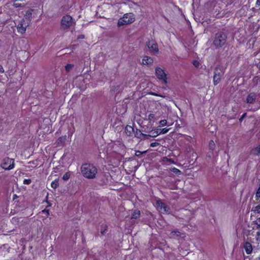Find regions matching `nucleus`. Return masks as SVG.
Wrapping results in <instances>:
<instances>
[{
  "mask_svg": "<svg viewBox=\"0 0 260 260\" xmlns=\"http://www.w3.org/2000/svg\"><path fill=\"white\" fill-rule=\"evenodd\" d=\"M81 172L84 177L88 179H93L95 178L98 171L93 164H83L81 167Z\"/></svg>",
  "mask_w": 260,
  "mask_h": 260,
  "instance_id": "nucleus-1",
  "label": "nucleus"
},
{
  "mask_svg": "<svg viewBox=\"0 0 260 260\" xmlns=\"http://www.w3.org/2000/svg\"><path fill=\"white\" fill-rule=\"evenodd\" d=\"M135 20V15L132 13L125 14L118 21L117 25L118 26H121L124 25H127L134 22Z\"/></svg>",
  "mask_w": 260,
  "mask_h": 260,
  "instance_id": "nucleus-2",
  "label": "nucleus"
},
{
  "mask_svg": "<svg viewBox=\"0 0 260 260\" xmlns=\"http://www.w3.org/2000/svg\"><path fill=\"white\" fill-rule=\"evenodd\" d=\"M226 36L223 32H218L216 34L213 44L216 48H219L224 45L226 42Z\"/></svg>",
  "mask_w": 260,
  "mask_h": 260,
  "instance_id": "nucleus-3",
  "label": "nucleus"
},
{
  "mask_svg": "<svg viewBox=\"0 0 260 260\" xmlns=\"http://www.w3.org/2000/svg\"><path fill=\"white\" fill-rule=\"evenodd\" d=\"M155 75L157 78L164 84L168 83L167 74L160 67H156L155 70Z\"/></svg>",
  "mask_w": 260,
  "mask_h": 260,
  "instance_id": "nucleus-4",
  "label": "nucleus"
},
{
  "mask_svg": "<svg viewBox=\"0 0 260 260\" xmlns=\"http://www.w3.org/2000/svg\"><path fill=\"white\" fill-rule=\"evenodd\" d=\"M74 24L75 22L73 21L72 18L69 15H66L62 18L61 28L63 29H67Z\"/></svg>",
  "mask_w": 260,
  "mask_h": 260,
  "instance_id": "nucleus-5",
  "label": "nucleus"
},
{
  "mask_svg": "<svg viewBox=\"0 0 260 260\" xmlns=\"http://www.w3.org/2000/svg\"><path fill=\"white\" fill-rule=\"evenodd\" d=\"M156 206L157 210L161 213L169 214L170 213V208L160 200L156 201Z\"/></svg>",
  "mask_w": 260,
  "mask_h": 260,
  "instance_id": "nucleus-6",
  "label": "nucleus"
},
{
  "mask_svg": "<svg viewBox=\"0 0 260 260\" xmlns=\"http://www.w3.org/2000/svg\"><path fill=\"white\" fill-rule=\"evenodd\" d=\"M29 24L28 22H26L24 19H21L17 26L18 32L22 34L25 33Z\"/></svg>",
  "mask_w": 260,
  "mask_h": 260,
  "instance_id": "nucleus-7",
  "label": "nucleus"
},
{
  "mask_svg": "<svg viewBox=\"0 0 260 260\" xmlns=\"http://www.w3.org/2000/svg\"><path fill=\"white\" fill-rule=\"evenodd\" d=\"M259 95V94L255 92L249 93L246 98V103L251 104L258 102V96Z\"/></svg>",
  "mask_w": 260,
  "mask_h": 260,
  "instance_id": "nucleus-8",
  "label": "nucleus"
},
{
  "mask_svg": "<svg viewBox=\"0 0 260 260\" xmlns=\"http://www.w3.org/2000/svg\"><path fill=\"white\" fill-rule=\"evenodd\" d=\"M223 75L222 71L217 68H215L214 75L213 77V83L215 85L218 84L221 79V77Z\"/></svg>",
  "mask_w": 260,
  "mask_h": 260,
  "instance_id": "nucleus-9",
  "label": "nucleus"
},
{
  "mask_svg": "<svg viewBox=\"0 0 260 260\" xmlns=\"http://www.w3.org/2000/svg\"><path fill=\"white\" fill-rule=\"evenodd\" d=\"M147 46L150 52L153 53H157L158 48L157 44L153 40L149 41L147 43Z\"/></svg>",
  "mask_w": 260,
  "mask_h": 260,
  "instance_id": "nucleus-10",
  "label": "nucleus"
},
{
  "mask_svg": "<svg viewBox=\"0 0 260 260\" xmlns=\"http://www.w3.org/2000/svg\"><path fill=\"white\" fill-rule=\"evenodd\" d=\"M242 248L245 250L247 254H251L253 250L251 244L248 242H244L242 244Z\"/></svg>",
  "mask_w": 260,
  "mask_h": 260,
  "instance_id": "nucleus-11",
  "label": "nucleus"
},
{
  "mask_svg": "<svg viewBox=\"0 0 260 260\" xmlns=\"http://www.w3.org/2000/svg\"><path fill=\"white\" fill-rule=\"evenodd\" d=\"M33 9H29L26 12V13L24 15V19L26 22H28V23L30 22L32 16V12H33Z\"/></svg>",
  "mask_w": 260,
  "mask_h": 260,
  "instance_id": "nucleus-12",
  "label": "nucleus"
},
{
  "mask_svg": "<svg viewBox=\"0 0 260 260\" xmlns=\"http://www.w3.org/2000/svg\"><path fill=\"white\" fill-rule=\"evenodd\" d=\"M171 236L173 238L182 237L185 236L184 233H182L178 231H173L171 233Z\"/></svg>",
  "mask_w": 260,
  "mask_h": 260,
  "instance_id": "nucleus-13",
  "label": "nucleus"
},
{
  "mask_svg": "<svg viewBox=\"0 0 260 260\" xmlns=\"http://www.w3.org/2000/svg\"><path fill=\"white\" fill-rule=\"evenodd\" d=\"M159 132H160V129H157L154 131L153 132V131L151 132V133H152L151 135H146V134H142V135L147 138H148L149 137H155L160 134V133H159Z\"/></svg>",
  "mask_w": 260,
  "mask_h": 260,
  "instance_id": "nucleus-14",
  "label": "nucleus"
},
{
  "mask_svg": "<svg viewBox=\"0 0 260 260\" xmlns=\"http://www.w3.org/2000/svg\"><path fill=\"white\" fill-rule=\"evenodd\" d=\"M153 61V59L148 56H145L142 59V63L144 65L151 64Z\"/></svg>",
  "mask_w": 260,
  "mask_h": 260,
  "instance_id": "nucleus-15",
  "label": "nucleus"
},
{
  "mask_svg": "<svg viewBox=\"0 0 260 260\" xmlns=\"http://www.w3.org/2000/svg\"><path fill=\"white\" fill-rule=\"evenodd\" d=\"M1 167L6 170H10L14 168V164H1Z\"/></svg>",
  "mask_w": 260,
  "mask_h": 260,
  "instance_id": "nucleus-16",
  "label": "nucleus"
},
{
  "mask_svg": "<svg viewBox=\"0 0 260 260\" xmlns=\"http://www.w3.org/2000/svg\"><path fill=\"white\" fill-rule=\"evenodd\" d=\"M66 140H67V136H66L60 137L56 141L57 145H58V146L63 145L64 144V143H65V142L66 141Z\"/></svg>",
  "mask_w": 260,
  "mask_h": 260,
  "instance_id": "nucleus-17",
  "label": "nucleus"
},
{
  "mask_svg": "<svg viewBox=\"0 0 260 260\" xmlns=\"http://www.w3.org/2000/svg\"><path fill=\"white\" fill-rule=\"evenodd\" d=\"M251 153L253 155H258L260 154V144L251 150Z\"/></svg>",
  "mask_w": 260,
  "mask_h": 260,
  "instance_id": "nucleus-18",
  "label": "nucleus"
},
{
  "mask_svg": "<svg viewBox=\"0 0 260 260\" xmlns=\"http://www.w3.org/2000/svg\"><path fill=\"white\" fill-rule=\"evenodd\" d=\"M140 215V211L139 210H135L132 215V218L133 219H137L139 217Z\"/></svg>",
  "mask_w": 260,
  "mask_h": 260,
  "instance_id": "nucleus-19",
  "label": "nucleus"
},
{
  "mask_svg": "<svg viewBox=\"0 0 260 260\" xmlns=\"http://www.w3.org/2000/svg\"><path fill=\"white\" fill-rule=\"evenodd\" d=\"M251 211L254 213H260V205H258L253 207L251 209Z\"/></svg>",
  "mask_w": 260,
  "mask_h": 260,
  "instance_id": "nucleus-20",
  "label": "nucleus"
},
{
  "mask_svg": "<svg viewBox=\"0 0 260 260\" xmlns=\"http://www.w3.org/2000/svg\"><path fill=\"white\" fill-rule=\"evenodd\" d=\"M58 185L59 183L58 179H55V180L52 181L51 184V187L54 189H56V188H57Z\"/></svg>",
  "mask_w": 260,
  "mask_h": 260,
  "instance_id": "nucleus-21",
  "label": "nucleus"
},
{
  "mask_svg": "<svg viewBox=\"0 0 260 260\" xmlns=\"http://www.w3.org/2000/svg\"><path fill=\"white\" fill-rule=\"evenodd\" d=\"M209 148L210 150H213L215 148V144L213 141L211 140L209 144Z\"/></svg>",
  "mask_w": 260,
  "mask_h": 260,
  "instance_id": "nucleus-22",
  "label": "nucleus"
},
{
  "mask_svg": "<svg viewBox=\"0 0 260 260\" xmlns=\"http://www.w3.org/2000/svg\"><path fill=\"white\" fill-rule=\"evenodd\" d=\"M133 128L131 126H126L125 127L126 133L128 135H130L131 134V131H133Z\"/></svg>",
  "mask_w": 260,
  "mask_h": 260,
  "instance_id": "nucleus-23",
  "label": "nucleus"
},
{
  "mask_svg": "<svg viewBox=\"0 0 260 260\" xmlns=\"http://www.w3.org/2000/svg\"><path fill=\"white\" fill-rule=\"evenodd\" d=\"M71 176V174L70 172L66 173L62 176V179L63 180H68Z\"/></svg>",
  "mask_w": 260,
  "mask_h": 260,
  "instance_id": "nucleus-24",
  "label": "nucleus"
},
{
  "mask_svg": "<svg viewBox=\"0 0 260 260\" xmlns=\"http://www.w3.org/2000/svg\"><path fill=\"white\" fill-rule=\"evenodd\" d=\"M73 67H74V65L73 64H68L65 67L66 71L68 72L70 71H71L73 69Z\"/></svg>",
  "mask_w": 260,
  "mask_h": 260,
  "instance_id": "nucleus-25",
  "label": "nucleus"
},
{
  "mask_svg": "<svg viewBox=\"0 0 260 260\" xmlns=\"http://www.w3.org/2000/svg\"><path fill=\"white\" fill-rule=\"evenodd\" d=\"M155 118V115L154 114H150L148 115V119L150 121H153Z\"/></svg>",
  "mask_w": 260,
  "mask_h": 260,
  "instance_id": "nucleus-26",
  "label": "nucleus"
},
{
  "mask_svg": "<svg viewBox=\"0 0 260 260\" xmlns=\"http://www.w3.org/2000/svg\"><path fill=\"white\" fill-rule=\"evenodd\" d=\"M254 222L257 228H260V217L257 218Z\"/></svg>",
  "mask_w": 260,
  "mask_h": 260,
  "instance_id": "nucleus-27",
  "label": "nucleus"
},
{
  "mask_svg": "<svg viewBox=\"0 0 260 260\" xmlns=\"http://www.w3.org/2000/svg\"><path fill=\"white\" fill-rule=\"evenodd\" d=\"M168 131L169 129L164 128L162 129H160L159 133H160V134H166Z\"/></svg>",
  "mask_w": 260,
  "mask_h": 260,
  "instance_id": "nucleus-28",
  "label": "nucleus"
},
{
  "mask_svg": "<svg viewBox=\"0 0 260 260\" xmlns=\"http://www.w3.org/2000/svg\"><path fill=\"white\" fill-rule=\"evenodd\" d=\"M255 238L257 241L260 240V231H257L256 232V234L255 235Z\"/></svg>",
  "mask_w": 260,
  "mask_h": 260,
  "instance_id": "nucleus-29",
  "label": "nucleus"
},
{
  "mask_svg": "<svg viewBox=\"0 0 260 260\" xmlns=\"http://www.w3.org/2000/svg\"><path fill=\"white\" fill-rule=\"evenodd\" d=\"M171 170L175 174H180L181 173V171L179 169L175 168H172Z\"/></svg>",
  "mask_w": 260,
  "mask_h": 260,
  "instance_id": "nucleus-30",
  "label": "nucleus"
},
{
  "mask_svg": "<svg viewBox=\"0 0 260 260\" xmlns=\"http://www.w3.org/2000/svg\"><path fill=\"white\" fill-rule=\"evenodd\" d=\"M31 182V180L30 179H24L23 180V184H24L28 185V184H30Z\"/></svg>",
  "mask_w": 260,
  "mask_h": 260,
  "instance_id": "nucleus-31",
  "label": "nucleus"
},
{
  "mask_svg": "<svg viewBox=\"0 0 260 260\" xmlns=\"http://www.w3.org/2000/svg\"><path fill=\"white\" fill-rule=\"evenodd\" d=\"M107 227L106 225H105L102 228V229L101 231V233L102 234H104L105 233V232L107 231Z\"/></svg>",
  "mask_w": 260,
  "mask_h": 260,
  "instance_id": "nucleus-32",
  "label": "nucleus"
},
{
  "mask_svg": "<svg viewBox=\"0 0 260 260\" xmlns=\"http://www.w3.org/2000/svg\"><path fill=\"white\" fill-rule=\"evenodd\" d=\"M159 144L157 142H153L150 144V146L152 147H155L158 146Z\"/></svg>",
  "mask_w": 260,
  "mask_h": 260,
  "instance_id": "nucleus-33",
  "label": "nucleus"
},
{
  "mask_svg": "<svg viewBox=\"0 0 260 260\" xmlns=\"http://www.w3.org/2000/svg\"><path fill=\"white\" fill-rule=\"evenodd\" d=\"M42 212L46 214V217H48L49 215V210L47 209H44L42 210Z\"/></svg>",
  "mask_w": 260,
  "mask_h": 260,
  "instance_id": "nucleus-34",
  "label": "nucleus"
},
{
  "mask_svg": "<svg viewBox=\"0 0 260 260\" xmlns=\"http://www.w3.org/2000/svg\"><path fill=\"white\" fill-rule=\"evenodd\" d=\"M256 197L257 198V199H259L260 198V186L258 188L257 191H256Z\"/></svg>",
  "mask_w": 260,
  "mask_h": 260,
  "instance_id": "nucleus-35",
  "label": "nucleus"
},
{
  "mask_svg": "<svg viewBox=\"0 0 260 260\" xmlns=\"http://www.w3.org/2000/svg\"><path fill=\"white\" fill-rule=\"evenodd\" d=\"M159 123L162 126H164V125H166V124H167V120H161L160 121Z\"/></svg>",
  "mask_w": 260,
  "mask_h": 260,
  "instance_id": "nucleus-36",
  "label": "nucleus"
},
{
  "mask_svg": "<svg viewBox=\"0 0 260 260\" xmlns=\"http://www.w3.org/2000/svg\"><path fill=\"white\" fill-rule=\"evenodd\" d=\"M193 64L196 67H199V62L197 60H194L193 61Z\"/></svg>",
  "mask_w": 260,
  "mask_h": 260,
  "instance_id": "nucleus-37",
  "label": "nucleus"
},
{
  "mask_svg": "<svg viewBox=\"0 0 260 260\" xmlns=\"http://www.w3.org/2000/svg\"><path fill=\"white\" fill-rule=\"evenodd\" d=\"M142 154V152L139 151H136L135 155L137 156H139Z\"/></svg>",
  "mask_w": 260,
  "mask_h": 260,
  "instance_id": "nucleus-38",
  "label": "nucleus"
},
{
  "mask_svg": "<svg viewBox=\"0 0 260 260\" xmlns=\"http://www.w3.org/2000/svg\"><path fill=\"white\" fill-rule=\"evenodd\" d=\"M4 69L2 65H0V73H4Z\"/></svg>",
  "mask_w": 260,
  "mask_h": 260,
  "instance_id": "nucleus-39",
  "label": "nucleus"
},
{
  "mask_svg": "<svg viewBox=\"0 0 260 260\" xmlns=\"http://www.w3.org/2000/svg\"><path fill=\"white\" fill-rule=\"evenodd\" d=\"M246 113H244V114H243L242 116L241 117V118L239 119V120L240 121H242L243 120V118L246 116Z\"/></svg>",
  "mask_w": 260,
  "mask_h": 260,
  "instance_id": "nucleus-40",
  "label": "nucleus"
},
{
  "mask_svg": "<svg viewBox=\"0 0 260 260\" xmlns=\"http://www.w3.org/2000/svg\"><path fill=\"white\" fill-rule=\"evenodd\" d=\"M256 7L260 6V0H257L255 3Z\"/></svg>",
  "mask_w": 260,
  "mask_h": 260,
  "instance_id": "nucleus-41",
  "label": "nucleus"
},
{
  "mask_svg": "<svg viewBox=\"0 0 260 260\" xmlns=\"http://www.w3.org/2000/svg\"><path fill=\"white\" fill-rule=\"evenodd\" d=\"M84 38V36L82 35V36H80L78 37V38H80V39H83Z\"/></svg>",
  "mask_w": 260,
  "mask_h": 260,
  "instance_id": "nucleus-42",
  "label": "nucleus"
},
{
  "mask_svg": "<svg viewBox=\"0 0 260 260\" xmlns=\"http://www.w3.org/2000/svg\"><path fill=\"white\" fill-rule=\"evenodd\" d=\"M256 260H260V255L256 258Z\"/></svg>",
  "mask_w": 260,
  "mask_h": 260,
  "instance_id": "nucleus-43",
  "label": "nucleus"
}]
</instances>
